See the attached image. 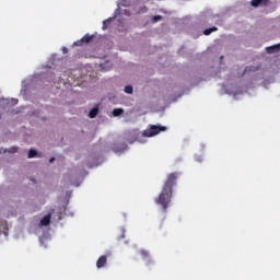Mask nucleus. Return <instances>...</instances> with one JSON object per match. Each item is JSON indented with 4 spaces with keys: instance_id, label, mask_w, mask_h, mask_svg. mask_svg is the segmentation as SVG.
Listing matches in <instances>:
<instances>
[{
    "instance_id": "0eeeda50",
    "label": "nucleus",
    "mask_w": 280,
    "mask_h": 280,
    "mask_svg": "<svg viewBox=\"0 0 280 280\" xmlns=\"http://www.w3.org/2000/svg\"><path fill=\"white\" fill-rule=\"evenodd\" d=\"M49 224H51V214H47L40 220L42 226H49Z\"/></svg>"
},
{
    "instance_id": "ddd939ff",
    "label": "nucleus",
    "mask_w": 280,
    "mask_h": 280,
    "mask_svg": "<svg viewBox=\"0 0 280 280\" xmlns=\"http://www.w3.org/2000/svg\"><path fill=\"white\" fill-rule=\"evenodd\" d=\"M151 21L152 23H159V21H163V15H154Z\"/></svg>"
},
{
    "instance_id": "2eb2a0df",
    "label": "nucleus",
    "mask_w": 280,
    "mask_h": 280,
    "mask_svg": "<svg viewBox=\"0 0 280 280\" xmlns=\"http://www.w3.org/2000/svg\"><path fill=\"white\" fill-rule=\"evenodd\" d=\"M37 152H36V150H33V149H31L30 151H28V159H35V156H37Z\"/></svg>"
},
{
    "instance_id": "f8f14e48",
    "label": "nucleus",
    "mask_w": 280,
    "mask_h": 280,
    "mask_svg": "<svg viewBox=\"0 0 280 280\" xmlns=\"http://www.w3.org/2000/svg\"><path fill=\"white\" fill-rule=\"evenodd\" d=\"M119 115H124V109L122 108H115L113 110V116L114 117H119Z\"/></svg>"
},
{
    "instance_id": "4468645a",
    "label": "nucleus",
    "mask_w": 280,
    "mask_h": 280,
    "mask_svg": "<svg viewBox=\"0 0 280 280\" xmlns=\"http://www.w3.org/2000/svg\"><path fill=\"white\" fill-rule=\"evenodd\" d=\"M4 152H9L10 154H14V153L19 152V148L11 147L10 149L4 150Z\"/></svg>"
},
{
    "instance_id": "f257e3e1",
    "label": "nucleus",
    "mask_w": 280,
    "mask_h": 280,
    "mask_svg": "<svg viewBox=\"0 0 280 280\" xmlns=\"http://www.w3.org/2000/svg\"><path fill=\"white\" fill-rule=\"evenodd\" d=\"M176 180H178V173L168 174L162 191L160 192L159 197L155 198L156 205L162 207L164 213H167V209H170V202H172V195Z\"/></svg>"
},
{
    "instance_id": "7ed1b4c3",
    "label": "nucleus",
    "mask_w": 280,
    "mask_h": 280,
    "mask_svg": "<svg viewBox=\"0 0 280 280\" xmlns=\"http://www.w3.org/2000/svg\"><path fill=\"white\" fill-rule=\"evenodd\" d=\"M140 255L142 257V259H148L147 261V266H154V261L152 260V258H150V253L145 249H141L140 250Z\"/></svg>"
},
{
    "instance_id": "9d476101",
    "label": "nucleus",
    "mask_w": 280,
    "mask_h": 280,
    "mask_svg": "<svg viewBox=\"0 0 280 280\" xmlns=\"http://www.w3.org/2000/svg\"><path fill=\"white\" fill-rule=\"evenodd\" d=\"M213 32H218V27L217 26H212L210 28H206L203 31V34H205V36H210V34H213Z\"/></svg>"
},
{
    "instance_id": "423d86ee",
    "label": "nucleus",
    "mask_w": 280,
    "mask_h": 280,
    "mask_svg": "<svg viewBox=\"0 0 280 280\" xmlns=\"http://www.w3.org/2000/svg\"><path fill=\"white\" fill-rule=\"evenodd\" d=\"M267 54H277L280 51V44H276L273 46H269L266 48Z\"/></svg>"
},
{
    "instance_id": "1a4fd4ad",
    "label": "nucleus",
    "mask_w": 280,
    "mask_h": 280,
    "mask_svg": "<svg viewBox=\"0 0 280 280\" xmlns=\"http://www.w3.org/2000/svg\"><path fill=\"white\" fill-rule=\"evenodd\" d=\"M98 113H100V108H97V107L92 108L89 113L90 119H95V117H97Z\"/></svg>"
},
{
    "instance_id": "6ab92c4d",
    "label": "nucleus",
    "mask_w": 280,
    "mask_h": 280,
    "mask_svg": "<svg viewBox=\"0 0 280 280\" xmlns=\"http://www.w3.org/2000/svg\"><path fill=\"white\" fill-rule=\"evenodd\" d=\"M54 161H56V158H50L49 159V163H54Z\"/></svg>"
},
{
    "instance_id": "a211bd4d",
    "label": "nucleus",
    "mask_w": 280,
    "mask_h": 280,
    "mask_svg": "<svg viewBox=\"0 0 280 280\" xmlns=\"http://www.w3.org/2000/svg\"><path fill=\"white\" fill-rule=\"evenodd\" d=\"M62 52H63V54H69V48L63 47V48H62Z\"/></svg>"
},
{
    "instance_id": "20e7f679",
    "label": "nucleus",
    "mask_w": 280,
    "mask_h": 280,
    "mask_svg": "<svg viewBox=\"0 0 280 280\" xmlns=\"http://www.w3.org/2000/svg\"><path fill=\"white\" fill-rule=\"evenodd\" d=\"M107 261H108V258H107V256H101L98 259H97V261H96V268H104V266H106V264H107Z\"/></svg>"
},
{
    "instance_id": "39448f33",
    "label": "nucleus",
    "mask_w": 280,
    "mask_h": 280,
    "mask_svg": "<svg viewBox=\"0 0 280 280\" xmlns=\"http://www.w3.org/2000/svg\"><path fill=\"white\" fill-rule=\"evenodd\" d=\"M250 5L253 8H259V5H268V0H252Z\"/></svg>"
},
{
    "instance_id": "f03ea898",
    "label": "nucleus",
    "mask_w": 280,
    "mask_h": 280,
    "mask_svg": "<svg viewBox=\"0 0 280 280\" xmlns=\"http://www.w3.org/2000/svg\"><path fill=\"white\" fill-rule=\"evenodd\" d=\"M165 130H167V127H163L161 125H151L150 128L145 129L142 133L133 131L131 135L135 138V141H140V143H143L141 140L142 137H156V135L165 132Z\"/></svg>"
},
{
    "instance_id": "9b49d317",
    "label": "nucleus",
    "mask_w": 280,
    "mask_h": 280,
    "mask_svg": "<svg viewBox=\"0 0 280 280\" xmlns=\"http://www.w3.org/2000/svg\"><path fill=\"white\" fill-rule=\"evenodd\" d=\"M93 38H95V36L86 34L85 36H83V37L81 38V43H86V44H89V43H91V40H92Z\"/></svg>"
},
{
    "instance_id": "dca6fc26",
    "label": "nucleus",
    "mask_w": 280,
    "mask_h": 280,
    "mask_svg": "<svg viewBox=\"0 0 280 280\" xmlns=\"http://www.w3.org/2000/svg\"><path fill=\"white\" fill-rule=\"evenodd\" d=\"M110 19L103 21V30H108V26L110 25Z\"/></svg>"
},
{
    "instance_id": "f3484780",
    "label": "nucleus",
    "mask_w": 280,
    "mask_h": 280,
    "mask_svg": "<svg viewBox=\"0 0 280 280\" xmlns=\"http://www.w3.org/2000/svg\"><path fill=\"white\" fill-rule=\"evenodd\" d=\"M125 93H128L129 95L132 94V85H126Z\"/></svg>"
},
{
    "instance_id": "6e6552de",
    "label": "nucleus",
    "mask_w": 280,
    "mask_h": 280,
    "mask_svg": "<svg viewBox=\"0 0 280 280\" xmlns=\"http://www.w3.org/2000/svg\"><path fill=\"white\" fill-rule=\"evenodd\" d=\"M258 69H261V66H258V67L247 66L244 70V73L255 72V71H258Z\"/></svg>"
}]
</instances>
